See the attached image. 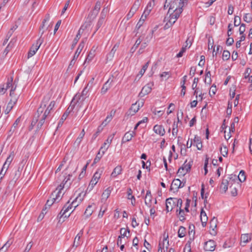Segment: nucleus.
I'll return each mask as SVG.
<instances>
[{
	"instance_id": "1",
	"label": "nucleus",
	"mask_w": 252,
	"mask_h": 252,
	"mask_svg": "<svg viewBox=\"0 0 252 252\" xmlns=\"http://www.w3.org/2000/svg\"><path fill=\"white\" fill-rule=\"evenodd\" d=\"M72 175L69 174L68 176L64 179L63 182L57 187L56 190L54 191L50 197L46 202L45 205V209L50 208V207L55 202H58L63 197V194L61 195V190L63 189L64 185H66V187L68 188L71 184V182H70V177Z\"/></svg>"
},
{
	"instance_id": "2",
	"label": "nucleus",
	"mask_w": 252,
	"mask_h": 252,
	"mask_svg": "<svg viewBox=\"0 0 252 252\" xmlns=\"http://www.w3.org/2000/svg\"><path fill=\"white\" fill-rule=\"evenodd\" d=\"M178 7H176L173 10V12L171 14L172 17L174 16L177 19L180 17V14L183 11V7L187 4L189 0H179Z\"/></svg>"
},
{
	"instance_id": "3",
	"label": "nucleus",
	"mask_w": 252,
	"mask_h": 252,
	"mask_svg": "<svg viewBox=\"0 0 252 252\" xmlns=\"http://www.w3.org/2000/svg\"><path fill=\"white\" fill-rule=\"evenodd\" d=\"M44 41L43 38L40 37L36 41L35 45L33 44L32 46L30 48V49L28 52V58H30L33 56L36 51L39 49L40 45L42 44Z\"/></svg>"
},
{
	"instance_id": "4",
	"label": "nucleus",
	"mask_w": 252,
	"mask_h": 252,
	"mask_svg": "<svg viewBox=\"0 0 252 252\" xmlns=\"http://www.w3.org/2000/svg\"><path fill=\"white\" fill-rule=\"evenodd\" d=\"M50 20V15L49 14H47L45 16V19L43 20L42 25L40 26L39 28V32L41 33L40 37H42V35L46 31H50L51 27H50V25L51 23L49 24H46L47 22H48Z\"/></svg>"
},
{
	"instance_id": "5",
	"label": "nucleus",
	"mask_w": 252,
	"mask_h": 252,
	"mask_svg": "<svg viewBox=\"0 0 252 252\" xmlns=\"http://www.w3.org/2000/svg\"><path fill=\"white\" fill-rule=\"evenodd\" d=\"M192 161H189L187 163V160H186L183 165L180 167L178 170L177 174H179V176H184L189 172L192 166Z\"/></svg>"
},
{
	"instance_id": "6",
	"label": "nucleus",
	"mask_w": 252,
	"mask_h": 252,
	"mask_svg": "<svg viewBox=\"0 0 252 252\" xmlns=\"http://www.w3.org/2000/svg\"><path fill=\"white\" fill-rule=\"evenodd\" d=\"M101 6V2L100 1H97L95 3V6L93 8V10L91 11L89 14V16L93 20L95 19L97 15L100 8Z\"/></svg>"
},
{
	"instance_id": "7",
	"label": "nucleus",
	"mask_w": 252,
	"mask_h": 252,
	"mask_svg": "<svg viewBox=\"0 0 252 252\" xmlns=\"http://www.w3.org/2000/svg\"><path fill=\"white\" fill-rule=\"evenodd\" d=\"M115 135V133H113L112 134L109 135L108 138L105 140L103 145L100 148V151H102L103 153H105V151L108 149L110 145L111 144L114 136Z\"/></svg>"
},
{
	"instance_id": "8",
	"label": "nucleus",
	"mask_w": 252,
	"mask_h": 252,
	"mask_svg": "<svg viewBox=\"0 0 252 252\" xmlns=\"http://www.w3.org/2000/svg\"><path fill=\"white\" fill-rule=\"evenodd\" d=\"M86 40H87L86 39H84L80 43L79 46L78 47V48L76 50V51L75 53V54L73 56V58L71 61V63H73V62L75 63V61L77 60V59L79 57L81 51L82 50V49H83V48L84 47L85 43L86 41Z\"/></svg>"
},
{
	"instance_id": "9",
	"label": "nucleus",
	"mask_w": 252,
	"mask_h": 252,
	"mask_svg": "<svg viewBox=\"0 0 252 252\" xmlns=\"http://www.w3.org/2000/svg\"><path fill=\"white\" fill-rule=\"evenodd\" d=\"M100 173L96 171L94 175L90 184L88 189H90V190H92L94 186L97 184L99 179L100 178Z\"/></svg>"
},
{
	"instance_id": "10",
	"label": "nucleus",
	"mask_w": 252,
	"mask_h": 252,
	"mask_svg": "<svg viewBox=\"0 0 252 252\" xmlns=\"http://www.w3.org/2000/svg\"><path fill=\"white\" fill-rule=\"evenodd\" d=\"M176 198H169L166 200V210L167 212L171 211L175 206Z\"/></svg>"
},
{
	"instance_id": "11",
	"label": "nucleus",
	"mask_w": 252,
	"mask_h": 252,
	"mask_svg": "<svg viewBox=\"0 0 252 252\" xmlns=\"http://www.w3.org/2000/svg\"><path fill=\"white\" fill-rule=\"evenodd\" d=\"M216 247V243L214 240H210L204 244V249L205 251H214Z\"/></svg>"
},
{
	"instance_id": "12",
	"label": "nucleus",
	"mask_w": 252,
	"mask_h": 252,
	"mask_svg": "<svg viewBox=\"0 0 252 252\" xmlns=\"http://www.w3.org/2000/svg\"><path fill=\"white\" fill-rule=\"evenodd\" d=\"M153 86V83H151V84L149 83V84H147V85H146L145 86H144L142 88L140 93L139 94V95L140 97H143L145 95L149 94L151 92L152 87Z\"/></svg>"
},
{
	"instance_id": "13",
	"label": "nucleus",
	"mask_w": 252,
	"mask_h": 252,
	"mask_svg": "<svg viewBox=\"0 0 252 252\" xmlns=\"http://www.w3.org/2000/svg\"><path fill=\"white\" fill-rule=\"evenodd\" d=\"M168 235L167 234L165 235V233H164L162 241L161 242L160 241L158 244V248L160 247V245L161 249L163 250L164 252H165V249L167 250L169 246V241L168 240Z\"/></svg>"
},
{
	"instance_id": "14",
	"label": "nucleus",
	"mask_w": 252,
	"mask_h": 252,
	"mask_svg": "<svg viewBox=\"0 0 252 252\" xmlns=\"http://www.w3.org/2000/svg\"><path fill=\"white\" fill-rule=\"evenodd\" d=\"M80 99V96H79L77 94H75L74 95V96L73 97V98L70 102L69 106L67 108V109L66 110V111H68V110H69V114H70V112L71 111H72V110L74 109L75 105L76 104V103L77 102H79Z\"/></svg>"
},
{
	"instance_id": "15",
	"label": "nucleus",
	"mask_w": 252,
	"mask_h": 252,
	"mask_svg": "<svg viewBox=\"0 0 252 252\" xmlns=\"http://www.w3.org/2000/svg\"><path fill=\"white\" fill-rule=\"evenodd\" d=\"M80 99V96H79L77 94H75L74 95V96L73 97V98L70 102L69 106L67 108V109L66 110V111H68V110H69V114H70V112L71 111H72V110L74 109L75 105L76 104V103L77 102H79Z\"/></svg>"
},
{
	"instance_id": "16",
	"label": "nucleus",
	"mask_w": 252,
	"mask_h": 252,
	"mask_svg": "<svg viewBox=\"0 0 252 252\" xmlns=\"http://www.w3.org/2000/svg\"><path fill=\"white\" fill-rule=\"evenodd\" d=\"M69 203V201H68L63 206V209L61 211L60 215H61L60 218L64 216V218H67L69 217L70 214H69L68 215H66V213L72 207L70 206V204H68Z\"/></svg>"
},
{
	"instance_id": "17",
	"label": "nucleus",
	"mask_w": 252,
	"mask_h": 252,
	"mask_svg": "<svg viewBox=\"0 0 252 252\" xmlns=\"http://www.w3.org/2000/svg\"><path fill=\"white\" fill-rule=\"evenodd\" d=\"M14 156H15L14 152L13 151L11 152L10 154L7 158L6 161H5L4 163L3 164L2 168L3 169H5L6 171H7L9 167V165L10 164L12 161L13 160Z\"/></svg>"
},
{
	"instance_id": "18",
	"label": "nucleus",
	"mask_w": 252,
	"mask_h": 252,
	"mask_svg": "<svg viewBox=\"0 0 252 252\" xmlns=\"http://www.w3.org/2000/svg\"><path fill=\"white\" fill-rule=\"evenodd\" d=\"M140 105L139 104L138 105L137 104V103L134 104H132L131 107L129 109L127 114L128 115L133 116L135 114L138 112L139 110Z\"/></svg>"
},
{
	"instance_id": "19",
	"label": "nucleus",
	"mask_w": 252,
	"mask_h": 252,
	"mask_svg": "<svg viewBox=\"0 0 252 252\" xmlns=\"http://www.w3.org/2000/svg\"><path fill=\"white\" fill-rule=\"evenodd\" d=\"M153 130L155 133L160 136L164 135L165 133V129L162 125H155L154 127Z\"/></svg>"
},
{
	"instance_id": "20",
	"label": "nucleus",
	"mask_w": 252,
	"mask_h": 252,
	"mask_svg": "<svg viewBox=\"0 0 252 252\" xmlns=\"http://www.w3.org/2000/svg\"><path fill=\"white\" fill-rule=\"evenodd\" d=\"M119 47V43H117L114 45L110 53L107 55V60H112L114 56L116 51Z\"/></svg>"
},
{
	"instance_id": "21",
	"label": "nucleus",
	"mask_w": 252,
	"mask_h": 252,
	"mask_svg": "<svg viewBox=\"0 0 252 252\" xmlns=\"http://www.w3.org/2000/svg\"><path fill=\"white\" fill-rule=\"evenodd\" d=\"M135 135V132L134 131H132L131 132H126L124 137L122 138V142L125 143L126 142H128L130 141L132 138Z\"/></svg>"
},
{
	"instance_id": "22",
	"label": "nucleus",
	"mask_w": 252,
	"mask_h": 252,
	"mask_svg": "<svg viewBox=\"0 0 252 252\" xmlns=\"http://www.w3.org/2000/svg\"><path fill=\"white\" fill-rule=\"evenodd\" d=\"M83 199V197H81V193H79L75 199L71 202L70 206L75 209L81 203Z\"/></svg>"
},
{
	"instance_id": "23",
	"label": "nucleus",
	"mask_w": 252,
	"mask_h": 252,
	"mask_svg": "<svg viewBox=\"0 0 252 252\" xmlns=\"http://www.w3.org/2000/svg\"><path fill=\"white\" fill-rule=\"evenodd\" d=\"M181 181L178 179H175L172 182L171 186L170 187V190L175 189L178 191L179 189L181 188Z\"/></svg>"
},
{
	"instance_id": "24",
	"label": "nucleus",
	"mask_w": 252,
	"mask_h": 252,
	"mask_svg": "<svg viewBox=\"0 0 252 252\" xmlns=\"http://www.w3.org/2000/svg\"><path fill=\"white\" fill-rule=\"evenodd\" d=\"M113 81L112 80L110 81V78H109L103 85L102 88L101 90V94H105L107 91L110 88L111 86V83Z\"/></svg>"
},
{
	"instance_id": "25",
	"label": "nucleus",
	"mask_w": 252,
	"mask_h": 252,
	"mask_svg": "<svg viewBox=\"0 0 252 252\" xmlns=\"http://www.w3.org/2000/svg\"><path fill=\"white\" fill-rule=\"evenodd\" d=\"M200 220L202 223L203 227H205L206 225L207 221L208 220V217L206 215L205 212L202 209L200 213Z\"/></svg>"
},
{
	"instance_id": "26",
	"label": "nucleus",
	"mask_w": 252,
	"mask_h": 252,
	"mask_svg": "<svg viewBox=\"0 0 252 252\" xmlns=\"http://www.w3.org/2000/svg\"><path fill=\"white\" fill-rule=\"evenodd\" d=\"M85 134V132L84 129H83L81 133H80L79 136L76 139L74 143V145L75 147H79L82 139L83 138Z\"/></svg>"
},
{
	"instance_id": "27",
	"label": "nucleus",
	"mask_w": 252,
	"mask_h": 252,
	"mask_svg": "<svg viewBox=\"0 0 252 252\" xmlns=\"http://www.w3.org/2000/svg\"><path fill=\"white\" fill-rule=\"evenodd\" d=\"M251 240V237L249 236L248 234H244L241 235V245L243 247L245 246V244Z\"/></svg>"
},
{
	"instance_id": "28",
	"label": "nucleus",
	"mask_w": 252,
	"mask_h": 252,
	"mask_svg": "<svg viewBox=\"0 0 252 252\" xmlns=\"http://www.w3.org/2000/svg\"><path fill=\"white\" fill-rule=\"evenodd\" d=\"M193 142L198 150H200L202 148V143L201 138L197 135L194 136Z\"/></svg>"
},
{
	"instance_id": "29",
	"label": "nucleus",
	"mask_w": 252,
	"mask_h": 252,
	"mask_svg": "<svg viewBox=\"0 0 252 252\" xmlns=\"http://www.w3.org/2000/svg\"><path fill=\"white\" fill-rule=\"evenodd\" d=\"M94 48V46L93 47V48L89 52V53L88 55V56L85 60V63H86V62L89 63V62H91L92 60V59L94 58V57L95 49Z\"/></svg>"
},
{
	"instance_id": "30",
	"label": "nucleus",
	"mask_w": 252,
	"mask_h": 252,
	"mask_svg": "<svg viewBox=\"0 0 252 252\" xmlns=\"http://www.w3.org/2000/svg\"><path fill=\"white\" fill-rule=\"evenodd\" d=\"M122 170L121 166H116L113 170L112 173L111 174V176L112 177H116L118 175L121 174V172Z\"/></svg>"
},
{
	"instance_id": "31",
	"label": "nucleus",
	"mask_w": 252,
	"mask_h": 252,
	"mask_svg": "<svg viewBox=\"0 0 252 252\" xmlns=\"http://www.w3.org/2000/svg\"><path fill=\"white\" fill-rule=\"evenodd\" d=\"M83 235V232L81 230L75 237L74 239V241L72 245V247H75L77 248L80 244L79 241L80 238L82 237Z\"/></svg>"
},
{
	"instance_id": "32",
	"label": "nucleus",
	"mask_w": 252,
	"mask_h": 252,
	"mask_svg": "<svg viewBox=\"0 0 252 252\" xmlns=\"http://www.w3.org/2000/svg\"><path fill=\"white\" fill-rule=\"evenodd\" d=\"M112 190V188L111 187H108L107 188L102 194V199H105V200H107V198L109 197Z\"/></svg>"
},
{
	"instance_id": "33",
	"label": "nucleus",
	"mask_w": 252,
	"mask_h": 252,
	"mask_svg": "<svg viewBox=\"0 0 252 252\" xmlns=\"http://www.w3.org/2000/svg\"><path fill=\"white\" fill-rule=\"evenodd\" d=\"M228 181L227 180L223 179L220 186V189L222 190V192H226L228 189Z\"/></svg>"
},
{
	"instance_id": "34",
	"label": "nucleus",
	"mask_w": 252,
	"mask_h": 252,
	"mask_svg": "<svg viewBox=\"0 0 252 252\" xmlns=\"http://www.w3.org/2000/svg\"><path fill=\"white\" fill-rule=\"evenodd\" d=\"M93 212L94 210L93 209V205H90L86 208L84 213V215L86 216V217L88 218L92 215Z\"/></svg>"
},
{
	"instance_id": "35",
	"label": "nucleus",
	"mask_w": 252,
	"mask_h": 252,
	"mask_svg": "<svg viewBox=\"0 0 252 252\" xmlns=\"http://www.w3.org/2000/svg\"><path fill=\"white\" fill-rule=\"evenodd\" d=\"M186 229L184 226H181L178 232V236L180 238H182L186 235Z\"/></svg>"
},
{
	"instance_id": "36",
	"label": "nucleus",
	"mask_w": 252,
	"mask_h": 252,
	"mask_svg": "<svg viewBox=\"0 0 252 252\" xmlns=\"http://www.w3.org/2000/svg\"><path fill=\"white\" fill-rule=\"evenodd\" d=\"M69 114V111H65V112L63 113V115L61 119L60 120V122L58 124V127L60 126H61L63 123L64 121L66 120L67 117Z\"/></svg>"
},
{
	"instance_id": "37",
	"label": "nucleus",
	"mask_w": 252,
	"mask_h": 252,
	"mask_svg": "<svg viewBox=\"0 0 252 252\" xmlns=\"http://www.w3.org/2000/svg\"><path fill=\"white\" fill-rule=\"evenodd\" d=\"M109 11V8H108V6L105 5L101 12L100 18L105 19L106 15L108 13Z\"/></svg>"
},
{
	"instance_id": "38",
	"label": "nucleus",
	"mask_w": 252,
	"mask_h": 252,
	"mask_svg": "<svg viewBox=\"0 0 252 252\" xmlns=\"http://www.w3.org/2000/svg\"><path fill=\"white\" fill-rule=\"evenodd\" d=\"M104 20H105L104 19H102L101 18L99 17L98 21L96 24V27H95V30L93 35H94L95 34V33L98 31V30L103 25V24L104 22Z\"/></svg>"
},
{
	"instance_id": "39",
	"label": "nucleus",
	"mask_w": 252,
	"mask_h": 252,
	"mask_svg": "<svg viewBox=\"0 0 252 252\" xmlns=\"http://www.w3.org/2000/svg\"><path fill=\"white\" fill-rule=\"evenodd\" d=\"M179 1V0H174L173 2H171L168 11V13H170L171 10L174 8L175 9L176 7H178Z\"/></svg>"
},
{
	"instance_id": "40",
	"label": "nucleus",
	"mask_w": 252,
	"mask_h": 252,
	"mask_svg": "<svg viewBox=\"0 0 252 252\" xmlns=\"http://www.w3.org/2000/svg\"><path fill=\"white\" fill-rule=\"evenodd\" d=\"M238 178L239 180L241 182H244L246 178V176L245 175V172L244 170H241L239 175L238 176Z\"/></svg>"
},
{
	"instance_id": "41",
	"label": "nucleus",
	"mask_w": 252,
	"mask_h": 252,
	"mask_svg": "<svg viewBox=\"0 0 252 252\" xmlns=\"http://www.w3.org/2000/svg\"><path fill=\"white\" fill-rule=\"evenodd\" d=\"M183 201L181 198H176L175 200V206L179 208L178 210L180 209V212H183V209H182Z\"/></svg>"
},
{
	"instance_id": "42",
	"label": "nucleus",
	"mask_w": 252,
	"mask_h": 252,
	"mask_svg": "<svg viewBox=\"0 0 252 252\" xmlns=\"http://www.w3.org/2000/svg\"><path fill=\"white\" fill-rule=\"evenodd\" d=\"M141 42H142V40L140 39V37L138 38L136 40L134 45L131 48V51L132 52H134L136 50V49L138 47V46H139V45L140 44Z\"/></svg>"
},
{
	"instance_id": "43",
	"label": "nucleus",
	"mask_w": 252,
	"mask_h": 252,
	"mask_svg": "<svg viewBox=\"0 0 252 252\" xmlns=\"http://www.w3.org/2000/svg\"><path fill=\"white\" fill-rule=\"evenodd\" d=\"M50 99V96L49 95L44 96L40 104L41 105V106L46 107V105L49 101Z\"/></svg>"
},
{
	"instance_id": "44",
	"label": "nucleus",
	"mask_w": 252,
	"mask_h": 252,
	"mask_svg": "<svg viewBox=\"0 0 252 252\" xmlns=\"http://www.w3.org/2000/svg\"><path fill=\"white\" fill-rule=\"evenodd\" d=\"M87 87H86L83 90L81 94H77L79 96H80V98L82 97V100H84L87 97V94H88V90H87Z\"/></svg>"
},
{
	"instance_id": "45",
	"label": "nucleus",
	"mask_w": 252,
	"mask_h": 252,
	"mask_svg": "<svg viewBox=\"0 0 252 252\" xmlns=\"http://www.w3.org/2000/svg\"><path fill=\"white\" fill-rule=\"evenodd\" d=\"M179 211V214H177L180 220L182 221H184L186 220V218L185 217V212L184 210L183 209V212H180V209L178 210L177 209V212Z\"/></svg>"
},
{
	"instance_id": "46",
	"label": "nucleus",
	"mask_w": 252,
	"mask_h": 252,
	"mask_svg": "<svg viewBox=\"0 0 252 252\" xmlns=\"http://www.w3.org/2000/svg\"><path fill=\"white\" fill-rule=\"evenodd\" d=\"M141 0H135L131 8L134 10L135 11H137L141 4Z\"/></svg>"
},
{
	"instance_id": "47",
	"label": "nucleus",
	"mask_w": 252,
	"mask_h": 252,
	"mask_svg": "<svg viewBox=\"0 0 252 252\" xmlns=\"http://www.w3.org/2000/svg\"><path fill=\"white\" fill-rule=\"evenodd\" d=\"M100 151H101L99 150V151L98 152L96 157L94 158V161H93V164L97 163L100 160V159L102 158V156L104 154V153H103L102 152V154H101Z\"/></svg>"
},
{
	"instance_id": "48",
	"label": "nucleus",
	"mask_w": 252,
	"mask_h": 252,
	"mask_svg": "<svg viewBox=\"0 0 252 252\" xmlns=\"http://www.w3.org/2000/svg\"><path fill=\"white\" fill-rule=\"evenodd\" d=\"M217 220L214 218L210 222V228H212L213 230L217 227Z\"/></svg>"
},
{
	"instance_id": "49",
	"label": "nucleus",
	"mask_w": 252,
	"mask_h": 252,
	"mask_svg": "<svg viewBox=\"0 0 252 252\" xmlns=\"http://www.w3.org/2000/svg\"><path fill=\"white\" fill-rule=\"evenodd\" d=\"M220 152L222 156L224 157H226L228 154V150L227 147L226 146H223V148L221 147L220 148Z\"/></svg>"
},
{
	"instance_id": "50",
	"label": "nucleus",
	"mask_w": 252,
	"mask_h": 252,
	"mask_svg": "<svg viewBox=\"0 0 252 252\" xmlns=\"http://www.w3.org/2000/svg\"><path fill=\"white\" fill-rule=\"evenodd\" d=\"M230 57V53L227 50H224L222 54V59L223 60H228Z\"/></svg>"
},
{
	"instance_id": "51",
	"label": "nucleus",
	"mask_w": 252,
	"mask_h": 252,
	"mask_svg": "<svg viewBox=\"0 0 252 252\" xmlns=\"http://www.w3.org/2000/svg\"><path fill=\"white\" fill-rule=\"evenodd\" d=\"M211 74L210 71H207L206 74V78L205 79V82L210 84L211 82Z\"/></svg>"
},
{
	"instance_id": "52",
	"label": "nucleus",
	"mask_w": 252,
	"mask_h": 252,
	"mask_svg": "<svg viewBox=\"0 0 252 252\" xmlns=\"http://www.w3.org/2000/svg\"><path fill=\"white\" fill-rule=\"evenodd\" d=\"M155 5V0H150L149 2L147 4V5L146 6L147 8H148V9L152 10L153 7Z\"/></svg>"
},
{
	"instance_id": "53",
	"label": "nucleus",
	"mask_w": 252,
	"mask_h": 252,
	"mask_svg": "<svg viewBox=\"0 0 252 252\" xmlns=\"http://www.w3.org/2000/svg\"><path fill=\"white\" fill-rule=\"evenodd\" d=\"M190 240L191 238H190L189 240L188 241L187 243L185 246V248L184 249V252H191V248H190Z\"/></svg>"
},
{
	"instance_id": "54",
	"label": "nucleus",
	"mask_w": 252,
	"mask_h": 252,
	"mask_svg": "<svg viewBox=\"0 0 252 252\" xmlns=\"http://www.w3.org/2000/svg\"><path fill=\"white\" fill-rule=\"evenodd\" d=\"M128 232V233H129V229L125 228H122L120 229V234L122 237L126 236V232Z\"/></svg>"
},
{
	"instance_id": "55",
	"label": "nucleus",
	"mask_w": 252,
	"mask_h": 252,
	"mask_svg": "<svg viewBox=\"0 0 252 252\" xmlns=\"http://www.w3.org/2000/svg\"><path fill=\"white\" fill-rule=\"evenodd\" d=\"M103 129V127L102 126H99L97 127L96 132L93 135V138H96L99 134L102 131Z\"/></svg>"
},
{
	"instance_id": "56",
	"label": "nucleus",
	"mask_w": 252,
	"mask_h": 252,
	"mask_svg": "<svg viewBox=\"0 0 252 252\" xmlns=\"http://www.w3.org/2000/svg\"><path fill=\"white\" fill-rule=\"evenodd\" d=\"M244 20L247 23H250L252 21V17L250 14H245L244 16Z\"/></svg>"
},
{
	"instance_id": "57",
	"label": "nucleus",
	"mask_w": 252,
	"mask_h": 252,
	"mask_svg": "<svg viewBox=\"0 0 252 252\" xmlns=\"http://www.w3.org/2000/svg\"><path fill=\"white\" fill-rule=\"evenodd\" d=\"M241 24V17L238 16H235L234 18V26L237 27Z\"/></svg>"
},
{
	"instance_id": "58",
	"label": "nucleus",
	"mask_w": 252,
	"mask_h": 252,
	"mask_svg": "<svg viewBox=\"0 0 252 252\" xmlns=\"http://www.w3.org/2000/svg\"><path fill=\"white\" fill-rule=\"evenodd\" d=\"M145 20V19L143 18V16H141L136 26L135 29L138 30L142 26Z\"/></svg>"
},
{
	"instance_id": "59",
	"label": "nucleus",
	"mask_w": 252,
	"mask_h": 252,
	"mask_svg": "<svg viewBox=\"0 0 252 252\" xmlns=\"http://www.w3.org/2000/svg\"><path fill=\"white\" fill-rule=\"evenodd\" d=\"M187 47V45L182 47L179 53L177 54V58H180L183 56L184 53L185 52V51H186Z\"/></svg>"
},
{
	"instance_id": "60",
	"label": "nucleus",
	"mask_w": 252,
	"mask_h": 252,
	"mask_svg": "<svg viewBox=\"0 0 252 252\" xmlns=\"http://www.w3.org/2000/svg\"><path fill=\"white\" fill-rule=\"evenodd\" d=\"M149 65V62H147L146 63H145L142 67L141 70L139 71V74L141 76H142L143 74L145 73V71L148 68Z\"/></svg>"
},
{
	"instance_id": "61",
	"label": "nucleus",
	"mask_w": 252,
	"mask_h": 252,
	"mask_svg": "<svg viewBox=\"0 0 252 252\" xmlns=\"http://www.w3.org/2000/svg\"><path fill=\"white\" fill-rule=\"evenodd\" d=\"M232 105L231 103H230L229 101L228 102L227 108L226 110V113L227 115L229 116V117H230V116L231 115L232 113Z\"/></svg>"
},
{
	"instance_id": "62",
	"label": "nucleus",
	"mask_w": 252,
	"mask_h": 252,
	"mask_svg": "<svg viewBox=\"0 0 252 252\" xmlns=\"http://www.w3.org/2000/svg\"><path fill=\"white\" fill-rule=\"evenodd\" d=\"M80 30H79L77 34L76 35V37H75V38L73 40V44H72V46L73 47L74 46H75L77 44V43L79 39L81 37V35H80Z\"/></svg>"
},
{
	"instance_id": "63",
	"label": "nucleus",
	"mask_w": 252,
	"mask_h": 252,
	"mask_svg": "<svg viewBox=\"0 0 252 252\" xmlns=\"http://www.w3.org/2000/svg\"><path fill=\"white\" fill-rule=\"evenodd\" d=\"M45 119L46 118L41 116V118L39 119L38 123L37 124V128H40L41 127V126H43V124L45 122Z\"/></svg>"
},
{
	"instance_id": "64",
	"label": "nucleus",
	"mask_w": 252,
	"mask_h": 252,
	"mask_svg": "<svg viewBox=\"0 0 252 252\" xmlns=\"http://www.w3.org/2000/svg\"><path fill=\"white\" fill-rule=\"evenodd\" d=\"M14 104H12L11 102H9L8 103L6 110H5V113L6 114H8L11 110Z\"/></svg>"
}]
</instances>
